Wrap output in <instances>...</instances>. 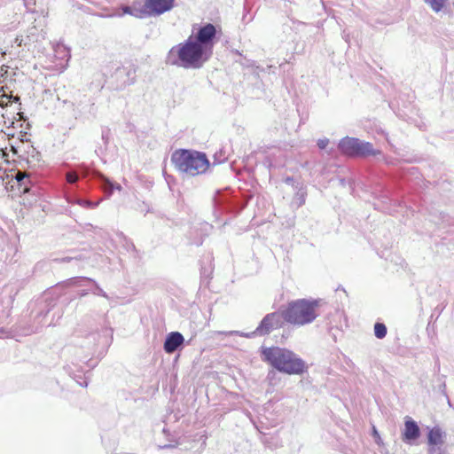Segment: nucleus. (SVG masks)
Wrapping results in <instances>:
<instances>
[{
  "instance_id": "nucleus-1",
  "label": "nucleus",
  "mask_w": 454,
  "mask_h": 454,
  "mask_svg": "<svg viewBox=\"0 0 454 454\" xmlns=\"http://www.w3.org/2000/svg\"><path fill=\"white\" fill-rule=\"evenodd\" d=\"M260 352L262 360L280 372L300 375L307 370L305 362L287 348L262 346Z\"/></svg>"
},
{
  "instance_id": "nucleus-2",
  "label": "nucleus",
  "mask_w": 454,
  "mask_h": 454,
  "mask_svg": "<svg viewBox=\"0 0 454 454\" xmlns=\"http://www.w3.org/2000/svg\"><path fill=\"white\" fill-rule=\"evenodd\" d=\"M320 302L317 300L298 299L284 307V320L294 326L312 323L319 315Z\"/></svg>"
},
{
  "instance_id": "nucleus-3",
  "label": "nucleus",
  "mask_w": 454,
  "mask_h": 454,
  "mask_svg": "<svg viewBox=\"0 0 454 454\" xmlns=\"http://www.w3.org/2000/svg\"><path fill=\"white\" fill-rule=\"evenodd\" d=\"M171 162L179 172L191 176L201 175L209 168L205 153L186 149L176 150L171 155Z\"/></svg>"
},
{
  "instance_id": "nucleus-4",
  "label": "nucleus",
  "mask_w": 454,
  "mask_h": 454,
  "mask_svg": "<svg viewBox=\"0 0 454 454\" xmlns=\"http://www.w3.org/2000/svg\"><path fill=\"white\" fill-rule=\"evenodd\" d=\"M176 52L180 64L185 68H200L212 56L190 36L184 43L172 48L170 53Z\"/></svg>"
},
{
  "instance_id": "nucleus-5",
  "label": "nucleus",
  "mask_w": 454,
  "mask_h": 454,
  "mask_svg": "<svg viewBox=\"0 0 454 454\" xmlns=\"http://www.w3.org/2000/svg\"><path fill=\"white\" fill-rule=\"evenodd\" d=\"M339 149L342 154L350 157H367L380 154V151L375 150L371 143L349 137H346L340 141Z\"/></svg>"
},
{
  "instance_id": "nucleus-6",
  "label": "nucleus",
  "mask_w": 454,
  "mask_h": 454,
  "mask_svg": "<svg viewBox=\"0 0 454 454\" xmlns=\"http://www.w3.org/2000/svg\"><path fill=\"white\" fill-rule=\"evenodd\" d=\"M176 0H145L142 4L145 18L158 17L170 12Z\"/></svg>"
},
{
  "instance_id": "nucleus-7",
  "label": "nucleus",
  "mask_w": 454,
  "mask_h": 454,
  "mask_svg": "<svg viewBox=\"0 0 454 454\" xmlns=\"http://www.w3.org/2000/svg\"><path fill=\"white\" fill-rule=\"evenodd\" d=\"M215 37L216 27L211 23H207L199 27L192 39L212 55Z\"/></svg>"
},
{
  "instance_id": "nucleus-8",
  "label": "nucleus",
  "mask_w": 454,
  "mask_h": 454,
  "mask_svg": "<svg viewBox=\"0 0 454 454\" xmlns=\"http://www.w3.org/2000/svg\"><path fill=\"white\" fill-rule=\"evenodd\" d=\"M286 321L284 320V309L278 312L267 314L261 321L256 332L261 334H268L271 331L281 328Z\"/></svg>"
},
{
  "instance_id": "nucleus-9",
  "label": "nucleus",
  "mask_w": 454,
  "mask_h": 454,
  "mask_svg": "<svg viewBox=\"0 0 454 454\" xmlns=\"http://www.w3.org/2000/svg\"><path fill=\"white\" fill-rule=\"evenodd\" d=\"M184 342L183 335L178 332L170 333L165 340L164 343V350L171 354L175 352L179 346H181Z\"/></svg>"
},
{
  "instance_id": "nucleus-10",
  "label": "nucleus",
  "mask_w": 454,
  "mask_h": 454,
  "mask_svg": "<svg viewBox=\"0 0 454 454\" xmlns=\"http://www.w3.org/2000/svg\"><path fill=\"white\" fill-rule=\"evenodd\" d=\"M419 436V427L411 419H407L404 423V431L403 433V440L404 442H410L411 440H416Z\"/></svg>"
},
{
  "instance_id": "nucleus-11",
  "label": "nucleus",
  "mask_w": 454,
  "mask_h": 454,
  "mask_svg": "<svg viewBox=\"0 0 454 454\" xmlns=\"http://www.w3.org/2000/svg\"><path fill=\"white\" fill-rule=\"evenodd\" d=\"M122 13L129 14L137 19H145L142 4L138 1H134L131 6H122Z\"/></svg>"
},
{
  "instance_id": "nucleus-12",
  "label": "nucleus",
  "mask_w": 454,
  "mask_h": 454,
  "mask_svg": "<svg viewBox=\"0 0 454 454\" xmlns=\"http://www.w3.org/2000/svg\"><path fill=\"white\" fill-rule=\"evenodd\" d=\"M427 439L429 445L435 446L443 443L442 431L437 427H433L428 432Z\"/></svg>"
},
{
  "instance_id": "nucleus-13",
  "label": "nucleus",
  "mask_w": 454,
  "mask_h": 454,
  "mask_svg": "<svg viewBox=\"0 0 454 454\" xmlns=\"http://www.w3.org/2000/svg\"><path fill=\"white\" fill-rule=\"evenodd\" d=\"M427 4L436 12L442 10L445 6L447 0H425Z\"/></svg>"
},
{
  "instance_id": "nucleus-14",
  "label": "nucleus",
  "mask_w": 454,
  "mask_h": 454,
  "mask_svg": "<svg viewBox=\"0 0 454 454\" xmlns=\"http://www.w3.org/2000/svg\"><path fill=\"white\" fill-rule=\"evenodd\" d=\"M374 334L378 339H383L387 335V327L382 323L374 325Z\"/></svg>"
},
{
  "instance_id": "nucleus-15",
  "label": "nucleus",
  "mask_w": 454,
  "mask_h": 454,
  "mask_svg": "<svg viewBox=\"0 0 454 454\" xmlns=\"http://www.w3.org/2000/svg\"><path fill=\"white\" fill-rule=\"evenodd\" d=\"M67 181L70 184H74L78 180V176L75 172L67 173Z\"/></svg>"
},
{
  "instance_id": "nucleus-16",
  "label": "nucleus",
  "mask_w": 454,
  "mask_h": 454,
  "mask_svg": "<svg viewBox=\"0 0 454 454\" xmlns=\"http://www.w3.org/2000/svg\"><path fill=\"white\" fill-rule=\"evenodd\" d=\"M329 144V139L327 138H323V139H319L317 141V146L320 148V149H325Z\"/></svg>"
},
{
  "instance_id": "nucleus-17",
  "label": "nucleus",
  "mask_w": 454,
  "mask_h": 454,
  "mask_svg": "<svg viewBox=\"0 0 454 454\" xmlns=\"http://www.w3.org/2000/svg\"><path fill=\"white\" fill-rule=\"evenodd\" d=\"M372 435L375 438L376 442L378 444H380L381 442V439H380V436L378 431L376 430L375 427H373V428H372Z\"/></svg>"
},
{
  "instance_id": "nucleus-18",
  "label": "nucleus",
  "mask_w": 454,
  "mask_h": 454,
  "mask_svg": "<svg viewBox=\"0 0 454 454\" xmlns=\"http://www.w3.org/2000/svg\"><path fill=\"white\" fill-rule=\"evenodd\" d=\"M24 177H27V175L25 173L18 172L16 175V179L18 181H21Z\"/></svg>"
},
{
  "instance_id": "nucleus-19",
  "label": "nucleus",
  "mask_w": 454,
  "mask_h": 454,
  "mask_svg": "<svg viewBox=\"0 0 454 454\" xmlns=\"http://www.w3.org/2000/svg\"><path fill=\"white\" fill-rule=\"evenodd\" d=\"M7 70H8V67L7 66L3 65L1 67V72L7 73Z\"/></svg>"
}]
</instances>
